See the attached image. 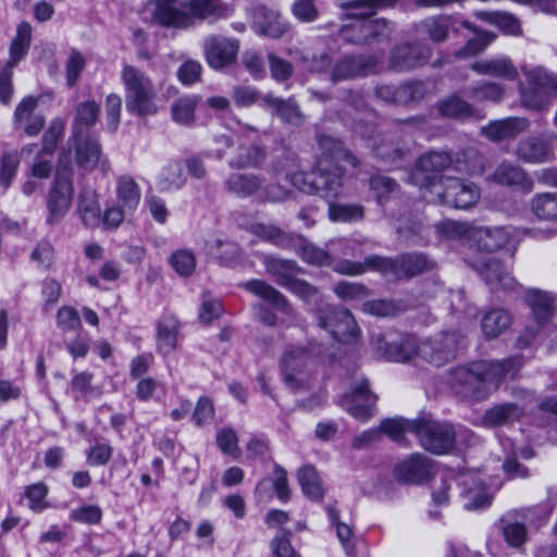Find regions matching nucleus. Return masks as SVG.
Returning <instances> with one entry per match:
<instances>
[{"label": "nucleus", "instance_id": "8fccbe9b", "mask_svg": "<svg viewBox=\"0 0 557 557\" xmlns=\"http://www.w3.org/2000/svg\"><path fill=\"white\" fill-rule=\"evenodd\" d=\"M298 482L304 494L314 502L323 499L324 490L317 470L311 466L302 467L297 472Z\"/></svg>", "mask_w": 557, "mask_h": 557}, {"label": "nucleus", "instance_id": "ea45409f", "mask_svg": "<svg viewBox=\"0 0 557 557\" xmlns=\"http://www.w3.org/2000/svg\"><path fill=\"white\" fill-rule=\"evenodd\" d=\"M455 24L451 15L430 16L417 24L418 32L425 34L433 42H443L447 39L450 28Z\"/></svg>", "mask_w": 557, "mask_h": 557}, {"label": "nucleus", "instance_id": "09e8293b", "mask_svg": "<svg viewBox=\"0 0 557 557\" xmlns=\"http://www.w3.org/2000/svg\"><path fill=\"white\" fill-rule=\"evenodd\" d=\"M421 344L413 337H406L399 344L388 345L386 358L394 362H407L421 357Z\"/></svg>", "mask_w": 557, "mask_h": 557}, {"label": "nucleus", "instance_id": "f03ea898", "mask_svg": "<svg viewBox=\"0 0 557 557\" xmlns=\"http://www.w3.org/2000/svg\"><path fill=\"white\" fill-rule=\"evenodd\" d=\"M432 267V261L424 255L412 253L404 255L396 260L380 256H370L364 259L363 263L343 260L335 264L334 270L345 275H360L368 270H375L386 276H400V274L413 276L431 270Z\"/></svg>", "mask_w": 557, "mask_h": 557}, {"label": "nucleus", "instance_id": "4be33fe9", "mask_svg": "<svg viewBox=\"0 0 557 557\" xmlns=\"http://www.w3.org/2000/svg\"><path fill=\"white\" fill-rule=\"evenodd\" d=\"M432 475V461L422 454H412L394 468L397 481L420 484Z\"/></svg>", "mask_w": 557, "mask_h": 557}, {"label": "nucleus", "instance_id": "5701e85b", "mask_svg": "<svg viewBox=\"0 0 557 557\" xmlns=\"http://www.w3.org/2000/svg\"><path fill=\"white\" fill-rule=\"evenodd\" d=\"M431 49L425 44H406L396 47L391 57V66L396 71H407L425 63Z\"/></svg>", "mask_w": 557, "mask_h": 557}, {"label": "nucleus", "instance_id": "423d86ee", "mask_svg": "<svg viewBox=\"0 0 557 557\" xmlns=\"http://www.w3.org/2000/svg\"><path fill=\"white\" fill-rule=\"evenodd\" d=\"M451 157L447 152L431 151L421 156L409 175V183L424 188L433 194L441 189L445 178L440 173L451 164Z\"/></svg>", "mask_w": 557, "mask_h": 557}, {"label": "nucleus", "instance_id": "2eb2a0df", "mask_svg": "<svg viewBox=\"0 0 557 557\" xmlns=\"http://www.w3.org/2000/svg\"><path fill=\"white\" fill-rule=\"evenodd\" d=\"M463 336L460 333H442L432 341L421 343L422 359L441 367L455 357Z\"/></svg>", "mask_w": 557, "mask_h": 557}, {"label": "nucleus", "instance_id": "dca6fc26", "mask_svg": "<svg viewBox=\"0 0 557 557\" xmlns=\"http://www.w3.org/2000/svg\"><path fill=\"white\" fill-rule=\"evenodd\" d=\"M372 10L368 13L351 14L354 22L341 30L344 40L352 44H364L372 38L383 36L387 24L385 20L371 18Z\"/></svg>", "mask_w": 557, "mask_h": 557}, {"label": "nucleus", "instance_id": "6e6552de", "mask_svg": "<svg viewBox=\"0 0 557 557\" xmlns=\"http://www.w3.org/2000/svg\"><path fill=\"white\" fill-rule=\"evenodd\" d=\"M319 326L343 344H352L359 337V327L352 314L344 308L326 307L318 312Z\"/></svg>", "mask_w": 557, "mask_h": 557}, {"label": "nucleus", "instance_id": "c756f323", "mask_svg": "<svg viewBox=\"0 0 557 557\" xmlns=\"http://www.w3.org/2000/svg\"><path fill=\"white\" fill-rule=\"evenodd\" d=\"M492 178L495 183L504 186H521L528 190L533 188V182L524 169L510 161H503L495 169Z\"/></svg>", "mask_w": 557, "mask_h": 557}, {"label": "nucleus", "instance_id": "37998d69", "mask_svg": "<svg viewBox=\"0 0 557 557\" xmlns=\"http://www.w3.org/2000/svg\"><path fill=\"white\" fill-rule=\"evenodd\" d=\"M187 176L184 165L180 161H169L158 175V187L161 191H175L185 186Z\"/></svg>", "mask_w": 557, "mask_h": 557}, {"label": "nucleus", "instance_id": "864d4df0", "mask_svg": "<svg viewBox=\"0 0 557 557\" xmlns=\"http://www.w3.org/2000/svg\"><path fill=\"white\" fill-rule=\"evenodd\" d=\"M475 238L481 249L493 251L505 247L510 240V234L505 227L480 228Z\"/></svg>", "mask_w": 557, "mask_h": 557}, {"label": "nucleus", "instance_id": "4d7b16f0", "mask_svg": "<svg viewBox=\"0 0 557 557\" xmlns=\"http://www.w3.org/2000/svg\"><path fill=\"white\" fill-rule=\"evenodd\" d=\"M253 233L278 247L286 248L294 244V237L288 233L282 231L280 227L271 224H256L253 226Z\"/></svg>", "mask_w": 557, "mask_h": 557}, {"label": "nucleus", "instance_id": "c03bdc74", "mask_svg": "<svg viewBox=\"0 0 557 557\" xmlns=\"http://www.w3.org/2000/svg\"><path fill=\"white\" fill-rule=\"evenodd\" d=\"M511 324V315L508 311L496 308L487 311L481 322L483 335L488 338H495L506 331Z\"/></svg>", "mask_w": 557, "mask_h": 557}, {"label": "nucleus", "instance_id": "a19ab883", "mask_svg": "<svg viewBox=\"0 0 557 557\" xmlns=\"http://www.w3.org/2000/svg\"><path fill=\"white\" fill-rule=\"evenodd\" d=\"M180 323L173 315H164L158 324L157 348L162 355H169L177 345Z\"/></svg>", "mask_w": 557, "mask_h": 557}, {"label": "nucleus", "instance_id": "c9c22d12", "mask_svg": "<svg viewBox=\"0 0 557 557\" xmlns=\"http://www.w3.org/2000/svg\"><path fill=\"white\" fill-rule=\"evenodd\" d=\"M471 69L481 75H490L512 81L517 77V69L509 58H496L476 61Z\"/></svg>", "mask_w": 557, "mask_h": 557}, {"label": "nucleus", "instance_id": "13d9d810", "mask_svg": "<svg viewBox=\"0 0 557 557\" xmlns=\"http://www.w3.org/2000/svg\"><path fill=\"white\" fill-rule=\"evenodd\" d=\"M238 149V154L228 162L231 168H252L258 165L264 158L262 149L256 145L245 147L243 144H239Z\"/></svg>", "mask_w": 557, "mask_h": 557}, {"label": "nucleus", "instance_id": "338daca9", "mask_svg": "<svg viewBox=\"0 0 557 557\" xmlns=\"http://www.w3.org/2000/svg\"><path fill=\"white\" fill-rule=\"evenodd\" d=\"M487 20L498 26L504 33L508 35H519L521 26L519 21L510 13L507 12H492L486 13Z\"/></svg>", "mask_w": 557, "mask_h": 557}, {"label": "nucleus", "instance_id": "4c0bfd02", "mask_svg": "<svg viewBox=\"0 0 557 557\" xmlns=\"http://www.w3.org/2000/svg\"><path fill=\"white\" fill-rule=\"evenodd\" d=\"M116 202L126 211L135 212L141 199V189L131 175H122L116 181Z\"/></svg>", "mask_w": 557, "mask_h": 557}, {"label": "nucleus", "instance_id": "aec40b11", "mask_svg": "<svg viewBox=\"0 0 557 557\" xmlns=\"http://www.w3.org/2000/svg\"><path fill=\"white\" fill-rule=\"evenodd\" d=\"M154 9L153 20L161 26L173 28H187L194 24L196 17L191 11L186 12L181 8L178 0H152Z\"/></svg>", "mask_w": 557, "mask_h": 557}, {"label": "nucleus", "instance_id": "4468645a", "mask_svg": "<svg viewBox=\"0 0 557 557\" xmlns=\"http://www.w3.org/2000/svg\"><path fill=\"white\" fill-rule=\"evenodd\" d=\"M463 336L460 333H442L432 341L421 343L422 359L441 367L455 357Z\"/></svg>", "mask_w": 557, "mask_h": 557}, {"label": "nucleus", "instance_id": "9d476101", "mask_svg": "<svg viewBox=\"0 0 557 557\" xmlns=\"http://www.w3.org/2000/svg\"><path fill=\"white\" fill-rule=\"evenodd\" d=\"M525 301L531 309L536 327L527 326L517 339L519 348L528 347L535 338L539 330L544 327L554 313V297L540 289H531L525 295Z\"/></svg>", "mask_w": 557, "mask_h": 557}, {"label": "nucleus", "instance_id": "0e129e2a", "mask_svg": "<svg viewBox=\"0 0 557 557\" xmlns=\"http://www.w3.org/2000/svg\"><path fill=\"white\" fill-rule=\"evenodd\" d=\"M494 40V35L490 33H481L476 37L470 39L465 47L455 52V57L462 59L473 57L484 51Z\"/></svg>", "mask_w": 557, "mask_h": 557}, {"label": "nucleus", "instance_id": "0eeeda50", "mask_svg": "<svg viewBox=\"0 0 557 557\" xmlns=\"http://www.w3.org/2000/svg\"><path fill=\"white\" fill-rule=\"evenodd\" d=\"M413 428L420 444L433 454H447L456 444V430L447 422L418 420Z\"/></svg>", "mask_w": 557, "mask_h": 557}, {"label": "nucleus", "instance_id": "20e7f679", "mask_svg": "<svg viewBox=\"0 0 557 557\" xmlns=\"http://www.w3.org/2000/svg\"><path fill=\"white\" fill-rule=\"evenodd\" d=\"M527 82L518 85L520 99L529 110H545L549 107L550 98L557 95V77L542 66H520Z\"/></svg>", "mask_w": 557, "mask_h": 557}, {"label": "nucleus", "instance_id": "7ed1b4c3", "mask_svg": "<svg viewBox=\"0 0 557 557\" xmlns=\"http://www.w3.org/2000/svg\"><path fill=\"white\" fill-rule=\"evenodd\" d=\"M121 79L125 91V107L129 113L138 116L157 113V91L152 81L144 72L133 65H125Z\"/></svg>", "mask_w": 557, "mask_h": 557}, {"label": "nucleus", "instance_id": "69168bd1", "mask_svg": "<svg viewBox=\"0 0 557 557\" xmlns=\"http://www.w3.org/2000/svg\"><path fill=\"white\" fill-rule=\"evenodd\" d=\"M20 165V159L16 152H5L1 158L0 184L8 189L14 178Z\"/></svg>", "mask_w": 557, "mask_h": 557}, {"label": "nucleus", "instance_id": "473e14b6", "mask_svg": "<svg viewBox=\"0 0 557 557\" xmlns=\"http://www.w3.org/2000/svg\"><path fill=\"white\" fill-rule=\"evenodd\" d=\"M423 84L411 83L398 87L380 86L376 88L375 94L379 98L386 102L407 103L409 101L419 100L423 97Z\"/></svg>", "mask_w": 557, "mask_h": 557}, {"label": "nucleus", "instance_id": "58836bf2", "mask_svg": "<svg viewBox=\"0 0 557 557\" xmlns=\"http://www.w3.org/2000/svg\"><path fill=\"white\" fill-rule=\"evenodd\" d=\"M76 138V163L88 171L94 170L100 161L101 149L97 138L91 136L83 137L81 134Z\"/></svg>", "mask_w": 557, "mask_h": 557}, {"label": "nucleus", "instance_id": "2f4dec72", "mask_svg": "<svg viewBox=\"0 0 557 557\" xmlns=\"http://www.w3.org/2000/svg\"><path fill=\"white\" fill-rule=\"evenodd\" d=\"M524 409L515 403L498 404L485 411L482 423L487 428H496L518 421Z\"/></svg>", "mask_w": 557, "mask_h": 557}, {"label": "nucleus", "instance_id": "f257e3e1", "mask_svg": "<svg viewBox=\"0 0 557 557\" xmlns=\"http://www.w3.org/2000/svg\"><path fill=\"white\" fill-rule=\"evenodd\" d=\"M319 145L323 152L317 169L308 173L295 172L289 180L304 193L317 194L325 200H335L343 188L344 170L339 163L346 161L357 166V159L343 148L342 143L331 137H320Z\"/></svg>", "mask_w": 557, "mask_h": 557}, {"label": "nucleus", "instance_id": "6ab92c4d", "mask_svg": "<svg viewBox=\"0 0 557 557\" xmlns=\"http://www.w3.org/2000/svg\"><path fill=\"white\" fill-rule=\"evenodd\" d=\"M450 384L463 397L474 400L486 397V388L483 387L476 362L454 369L450 372Z\"/></svg>", "mask_w": 557, "mask_h": 557}, {"label": "nucleus", "instance_id": "de8ad7c7", "mask_svg": "<svg viewBox=\"0 0 557 557\" xmlns=\"http://www.w3.org/2000/svg\"><path fill=\"white\" fill-rule=\"evenodd\" d=\"M438 111L445 117L458 120H466L476 115L475 109L457 95L442 100L438 103Z\"/></svg>", "mask_w": 557, "mask_h": 557}, {"label": "nucleus", "instance_id": "7c9ffc66", "mask_svg": "<svg viewBox=\"0 0 557 557\" xmlns=\"http://www.w3.org/2000/svg\"><path fill=\"white\" fill-rule=\"evenodd\" d=\"M77 212L87 227H97L101 223V208L97 193L91 188H82L78 195Z\"/></svg>", "mask_w": 557, "mask_h": 557}, {"label": "nucleus", "instance_id": "a878e982", "mask_svg": "<svg viewBox=\"0 0 557 557\" xmlns=\"http://www.w3.org/2000/svg\"><path fill=\"white\" fill-rule=\"evenodd\" d=\"M375 60L372 57L354 55L339 60L333 67L332 81L334 83L366 76L373 72Z\"/></svg>", "mask_w": 557, "mask_h": 557}, {"label": "nucleus", "instance_id": "6e6d98bb", "mask_svg": "<svg viewBox=\"0 0 557 557\" xmlns=\"http://www.w3.org/2000/svg\"><path fill=\"white\" fill-rule=\"evenodd\" d=\"M413 424H418V420H407L403 418L385 419L381 422L377 431H380V434H386L395 442H401L406 432L414 434Z\"/></svg>", "mask_w": 557, "mask_h": 557}, {"label": "nucleus", "instance_id": "cd10ccee", "mask_svg": "<svg viewBox=\"0 0 557 557\" xmlns=\"http://www.w3.org/2000/svg\"><path fill=\"white\" fill-rule=\"evenodd\" d=\"M515 156L524 163L537 164L550 161L554 151L544 139L530 136L518 143Z\"/></svg>", "mask_w": 557, "mask_h": 557}, {"label": "nucleus", "instance_id": "393cba45", "mask_svg": "<svg viewBox=\"0 0 557 557\" xmlns=\"http://www.w3.org/2000/svg\"><path fill=\"white\" fill-rule=\"evenodd\" d=\"M530 122L525 117H507L490 122L482 128V134L492 141L511 139L527 132Z\"/></svg>", "mask_w": 557, "mask_h": 557}, {"label": "nucleus", "instance_id": "e433bc0d", "mask_svg": "<svg viewBox=\"0 0 557 557\" xmlns=\"http://www.w3.org/2000/svg\"><path fill=\"white\" fill-rule=\"evenodd\" d=\"M263 264L265 272L282 287H286L300 272V268L295 261L273 256H267L263 260Z\"/></svg>", "mask_w": 557, "mask_h": 557}, {"label": "nucleus", "instance_id": "ddd939ff", "mask_svg": "<svg viewBox=\"0 0 557 557\" xmlns=\"http://www.w3.org/2000/svg\"><path fill=\"white\" fill-rule=\"evenodd\" d=\"M473 269L492 290H512L517 282L499 259L490 253H481L472 261Z\"/></svg>", "mask_w": 557, "mask_h": 557}, {"label": "nucleus", "instance_id": "c85d7f7f", "mask_svg": "<svg viewBox=\"0 0 557 557\" xmlns=\"http://www.w3.org/2000/svg\"><path fill=\"white\" fill-rule=\"evenodd\" d=\"M245 289L271 304L274 308L288 317L295 318L296 312L287 298L269 283L261 280H251L245 283Z\"/></svg>", "mask_w": 557, "mask_h": 557}, {"label": "nucleus", "instance_id": "49530a36", "mask_svg": "<svg viewBox=\"0 0 557 557\" xmlns=\"http://www.w3.org/2000/svg\"><path fill=\"white\" fill-rule=\"evenodd\" d=\"M199 102L198 96H186L176 99L171 104L172 120L184 126H190L195 123V111Z\"/></svg>", "mask_w": 557, "mask_h": 557}, {"label": "nucleus", "instance_id": "bb28decb", "mask_svg": "<svg viewBox=\"0 0 557 557\" xmlns=\"http://www.w3.org/2000/svg\"><path fill=\"white\" fill-rule=\"evenodd\" d=\"M458 484L463 487L462 495L467 499L463 507L467 510H479L491 505L492 497L484 492L483 481L475 473H463L458 478Z\"/></svg>", "mask_w": 557, "mask_h": 557}, {"label": "nucleus", "instance_id": "39448f33", "mask_svg": "<svg viewBox=\"0 0 557 557\" xmlns=\"http://www.w3.org/2000/svg\"><path fill=\"white\" fill-rule=\"evenodd\" d=\"M320 346L310 344L308 347L289 345L281 357L283 380L292 389L304 387L308 380V370L313 359L320 356Z\"/></svg>", "mask_w": 557, "mask_h": 557}, {"label": "nucleus", "instance_id": "a211bd4d", "mask_svg": "<svg viewBox=\"0 0 557 557\" xmlns=\"http://www.w3.org/2000/svg\"><path fill=\"white\" fill-rule=\"evenodd\" d=\"M375 397L369 391L367 379H360L355 386L346 392L338 405L354 418L366 421L373 414Z\"/></svg>", "mask_w": 557, "mask_h": 557}, {"label": "nucleus", "instance_id": "b1692460", "mask_svg": "<svg viewBox=\"0 0 557 557\" xmlns=\"http://www.w3.org/2000/svg\"><path fill=\"white\" fill-rule=\"evenodd\" d=\"M37 104L35 97H26L17 104L13 116L14 127L23 129L29 137L38 135L45 125V117L35 113Z\"/></svg>", "mask_w": 557, "mask_h": 557}, {"label": "nucleus", "instance_id": "680f3d73", "mask_svg": "<svg viewBox=\"0 0 557 557\" xmlns=\"http://www.w3.org/2000/svg\"><path fill=\"white\" fill-rule=\"evenodd\" d=\"M99 106L95 101H86L77 106L74 136H78L79 126H91L94 125L99 116Z\"/></svg>", "mask_w": 557, "mask_h": 557}, {"label": "nucleus", "instance_id": "5fc2aeb1", "mask_svg": "<svg viewBox=\"0 0 557 557\" xmlns=\"http://www.w3.org/2000/svg\"><path fill=\"white\" fill-rule=\"evenodd\" d=\"M293 245L297 247V252L305 262L312 265H324L330 263L329 253L322 248L307 242L304 237H295Z\"/></svg>", "mask_w": 557, "mask_h": 557}, {"label": "nucleus", "instance_id": "774afa93", "mask_svg": "<svg viewBox=\"0 0 557 557\" xmlns=\"http://www.w3.org/2000/svg\"><path fill=\"white\" fill-rule=\"evenodd\" d=\"M397 187L398 185L395 180L388 176L374 175L370 180V188L375 193L379 202L387 200L396 191Z\"/></svg>", "mask_w": 557, "mask_h": 557}, {"label": "nucleus", "instance_id": "412c9836", "mask_svg": "<svg viewBox=\"0 0 557 557\" xmlns=\"http://www.w3.org/2000/svg\"><path fill=\"white\" fill-rule=\"evenodd\" d=\"M252 18V27L261 36L278 39L289 30V23L281 13L263 4L255 7Z\"/></svg>", "mask_w": 557, "mask_h": 557}, {"label": "nucleus", "instance_id": "052dcab7", "mask_svg": "<svg viewBox=\"0 0 557 557\" xmlns=\"http://www.w3.org/2000/svg\"><path fill=\"white\" fill-rule=\"evenodd\" d=\"M48 492H49L48 486L42 482L27 485L25 487L24 495H25L26 499L28 500L29 509L35 512H41L45 509H47L49 507V505L46 500Z\"/></svg>", "mask_w": 557, "mask_h": 557}, {"label": "nucleus", "instance_id": "f8f14e48", "mask_svg": "<svg viewBox=\"0 0 557 557\" xmlns=\"http://www.w3.org/2000/svg\"><path fill=\"white\" fill-rule=\"evenodd\" d=\"M522 367V361L518 357H511L504 360H481L476 361V368L480 373L483 387L486 388V397L495 392L499 385L513 379Z\"/></svg>", "mask_w": 557, "mask_h": 557}, {"label": "nucleus", "instance_id": "f704fd0d", "mask_svg": "<svg viewBox=\"0 0 557 557\" xmlns=\"http://www.w3.org/2000/svg\"><path fill=\"white\" fill-rule=\"evenodd\" d=\"M186 8L200 20L215 22L232 14V8L220 0H187Z\"/></svg>", "mask_w": 557, "mask_h": 557}, {"label": "nucleus", "instance_id": "603ef678", "mask_svg": "<svg viewBox=\"0 0 557 557\" xmlns=\"http://www.w3.org/2000/svg\"><path fill=\"white\" fill-rule=\"evenodd\" d=\"M263 102L272 108L274 112L284 121L292 124H298L301 121V114L298 106L293 99H282L273 95H265L262 98Z\"/></svg>", "mask_w": 557, "mask_h": 557}, {"label": "nucleus", "instance_id": "79ce46f5", "mask_svg": "<svg viewBox=\"0 0 557 557\" xmlns=\"http://www.w3.org/2000/svg\"><path fill=\"white\" fill-rule=\"evenodd\" d=\"M530 211L540 221L557 223V193L535 194L530 200Z\"/></svg>", "mask_w": 557, "mask_h": 557}, {"label": "nucleus", "instance_id": "a18cd8bd", "mask_svg": "<svg viewBox=\"0 0 557 557\" xmlns=\"http://www.w3.org/2000/svg\"><path fill=\"white\" fill-rule=\"evenodd\" d=\"M32 40V27L27 22L17 26L16 35L10 46V59L4 67L14 69L27 53Z\"/></svg>", "mask_w": 557, "mask_h": 557}, {"label": "nucleus", "instance_id": "72a5a7b5", "mask_svg": "<svg viewBox=\"0 0 557 557\" xmlns=\"http://www.w3.org/2000/svg\"><path fill=\"white\" fill-rule=\"evenodd\" d=\"M263 180L252 173H233L225 181L228 193L238 198H247L261 191Z\"/></svg>", "mask_w": 557, "mask_h": 557}, {"label": "nucleus", "instance_id": "3c124183", "mask_svg": "<svg viewBox=\"0 0 557 557\" xmlns=\"http://www.w3.org/2000/svg\"><path fill=\"white\" fill-rule=\"evenodd\" d=\"M326 201L329 202V216L333 222L351 223L361 221L364 216V208L361 205Z\"/></svg>", "mask_w": 557, "mask_h": 557}, {"label": "nucleus", "instance_id": "f3484780", "mask_svg": "<svg viewBox=\"0 0 557 557\" xmlns=\"http://www.w3.org/2000/svg\"><path fill=\"white\" fill-rule=\"evenodd\" d=\"M203 51L208 64L212 69L222 70L236 60L239 41L221 35H210L205 38Z\"/></svg>", "mask_w": 557, "mask_h": 557}, {"label": "nucleus", "instance_id": "e2e57ef3", "mask_svg": "<svg viewBox=\"0 0 557 557\" xmlns=\"http://www.w3.org/2000/svg\"><path fill=\"white\" fill-rule=\"evenodd\" d=\"M170 263L181 276H189L196 269V258L190 250L181 249L172 253Z\"/></svg>", "mask_w": 557, "mask_h": 557}, {"label": "nucleus", "instance_id": "1a4fd4ad", "mask_svg": "<svg viewBox=\"0 0 557 557\" xmlns=\"http://www.w3.org/2000/svg\"><path fill=\"white\" fill-rule=\"evenodd\" d=\"M72 175L73 172L69 168H59L57 171L47 199V223L49 224L59 223L71 207L74 195Z\"/></svg>", "mask_w": 557, "mask_h": 557}, {"label": "nucleus", "instance_id": "9b49d317", "mask_svg": "<svg viewBox=\"0 0 557 557\" xmlns=\"http://www.w3.org/2000/svg\"><path fill=\"white\" fill-rule=\"evenodd\" d=\"M436 201L456 209H468L475 205L480 198L478 187L458 178L446 177L441 189L433 193ZM435 201V199H433Z\"/></svg>", "mask_w": 557, "mask_h": 557}, {"label": "nucleus", "instance_id": "bf43d9fd", "mask_svg": "<svg viewBox=\"0 0 557 557\" xmlns=\"http://www.w3.org/2000/svg\"><path fill=\"white\" fill-rule=\"evenodd\" d=\"M500 530L506 543L512 547H520L527 541V528L521 522L502 519Z\"/></svg>", "mask_w": 557, "mask_h": 557}]
</instances>
